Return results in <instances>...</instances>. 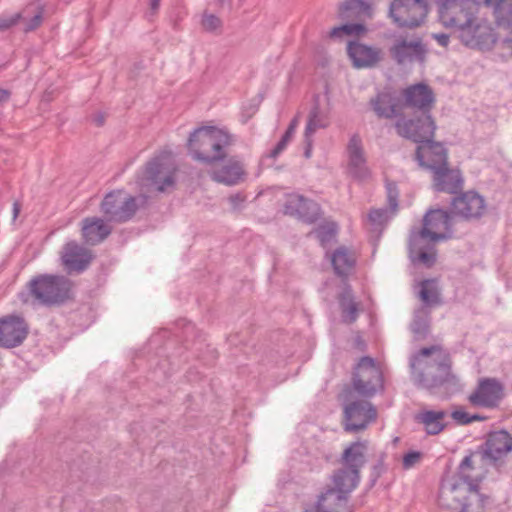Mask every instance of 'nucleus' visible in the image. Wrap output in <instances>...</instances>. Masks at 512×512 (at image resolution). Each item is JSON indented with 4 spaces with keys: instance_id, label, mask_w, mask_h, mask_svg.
<instances>
[{
    "instance_id": "obj_19",
    "label": "nucleus",
    "mask_w": 512,
    "mask_h": 512,
    "mask_svg": "<svg viewBox=\"0 0 512 512\" xmlns=\"http://www.w3.org/2000/svg\"><path fill=\"white\" fill-rule=\"evenodd\" d=\"M349 161L348 174L356 181L362 182L371 177V171L367 166L361 138L353 135L347 146Z\"/></svg>"
},
{
    "instance_id": "obj_62",
    "label": "nucleus",
    "mask_w": 512,
    "mask_h": 512,
    "mask_svg": "<svg viewBox=\"0 0 512 512\" xmlns=\"http://www.w3.org/2000/svg\"><path fill=\"white\" fill-rule=\"evenodd\" d=\"M291 139H292V137H291V136H289L288 134H285V133H284V134L282 135V137H281L280 141H281L282 143H284V144L287 146V145H288V143L291 141Z\"/></svg>"
},
{
    "instance_id": "obj_45",
    "label": "nucleus",
    "mask_w": 512,
    "mask_h": 512,
    "mask_svg": "<svg viewBox=\"0 0 512 512\" xmlns=\"http://www.w3.org/2000/svg\"><path fill=\"white\" fill-rule=\"evenodd\" d=\"M202 26L205 31L215 32L222 27V20L214 14L204 13L202 18Z\"/></svg>"
},
{
    "instance_id": "obj_15",
    "label": "nucleus",
    "mask_w": 512,
    "mask_h": 512,
    "mask_svg": "<svg viewBox=\"0 0 512 512\" xmlns=\"http://www.w3.org/2000/svg\"><path fill=\"white\" fill-rule=\"evenodd\" d=\"M459 39L467 47L486 51L494 47L497 34L490 23L486 21L478 22L476 19L469 26V29L459 34Z\"/></svg>"
},
{
    "instance_id": "obj_31",
    "label": "nucleus",
    "mask_w": 512,
    "mask_h": 512,
    "mask_svg": "<svg viewBox=\"0 0 512 512\" xmlns=\"http://www.w3.org/2000/svg\"><path fill=\"white\" fill-rule=\"evenodd\" d=\"M512 451V436L506 431L491 433L486 441V454L499 460Z\"/></svg>"
},
{
    "instance_id": "obj_55",
    "label": "nucleus",
    "mask_w": 512,
    "mask_h": 512,
    "mask_svg": "<svg viewBox=\"0 0 512 512\" xmlns=\"http://www.w3.org/2000/svg\"><path fill=\"white\" fill-rule=\"evenodd\" d=\"M93 121L98 127H101L105 123V116L102 113H99L93 118Z\"/></svg>"
},
{
    "instance_id": "obj_43",
    "label": "nucleus",
    "mask_w": 512,
    "mask_h": 512,
    "mask_svg": "<svg viewBox=\"0 0 512 512\" xmlns=\"http://www.w3.org/2000/svg\"><path fill=\"white\" fill-rule=\"evenodd\" d=\"M337 224L335 222H329L320 225L316 229V237L322 246L330 243L337 234Z\"/></svg>"
},
{
    "instance_id": "obj_49",
    "label": "nucleus",
    "mask_w": 512,
    "mask_h": 512,
    "mask_svg": "<svg viewBox=\"0 0 512 512\" xmlns=\"http://www.w3.org/2000/svg\"><path fill=\"white\" fill-rule=\"evenodd\" d=\"M20 14H16L8 19H0V31H5L18 23Z\"/></svg>"
},
{
    "instance_id": "obj_42",
    "label": "nucleus",
    "mask_w": 512,
    "mask_h": 512,
    "mask_svg": "<svg viewBox=\"0 0 512 512\" xmlns=\"http://www.w3.org/2000/svg\"><path fill=\"white\" fill-rule=\"evenodd\" d=\"M177 172H179L178 179L187 186H191L202 178V171L192 165H183L181 169L177 168Z\"/></svg>"
},
{
    "instance_id": "obj_11",
    "label": "nucleus",
    "mask_w": 512,
    "mask_h": 512,
    "mask_svg": "<svg viewBox=\"0 0 512 512\" xmlns=\"http://www.w3.org/2000/svg\"><path fill=\"white\" fill-rule=\"evenodd\" d=\"M100 210L107 221L125 223L134 217L138 205L134 196L126 195L123 190H113L105 195Z\"/></svg>"
},
{
    "instance_id": "obj_58",
    "label": "nucleus",
    "mask_w": 512,
    "mask_h": 512,
    "mask_svg": "<svg viewBox=\"0 0 512 512\" xmlns=\"http://www.w3.org/2000/svg\"><path fill=\"white\" fill-rule=\"evenodd\" d=\"M495 1L496 0H474V2L478 3V5H484L486 7H490Z\"/></svg>"
},
{
    "instance_id": "obj_17",
    "label": "nucleus",
    "mask_w": 512,
    "mask_h": 512,
    "mask_svg": "<svg viewBox=\"0 0 512 512\" xmlns=\"http://www.w3.org/2000/svg\"><path fill=\"white\" fill-rule=\"evenodd\" d=\"M284 213L296 217L306 224H314L321 218L319 204L299 194L288 196L284 204Z\"/></svg>"
},
{
    "instance_id": "obj_25",
    "label": "nucleus",
    "mask_w": 512,
    "mask_h": 512,
    "mask_svg": "<svg viewBox=\"0 0 512 512\" xmlns=\"http://www.w3.org/2000/svg\"><path fill=\"white\" fill-rule=\"evenodd\" d=\"M390 53L398 64H403L406 60L413 61L414 59L424 63L427 49L421 39L413 41L402 39L391 47Z\"/></svg>"
},
{
    "instance_id": "obj_46",
    "label": "nucleus",
    "mask_w": 512,
    "mask_h": 512,
    "mask_svg": "<svg viewBox=\"0 0 512 512\" xmlns=\"http://www.w3.org/2000/svg\"><path fill=\"white\" fill-rule=\"evenodd\" d=\"M42 21L43 10L40 8L39 11L25 23L24 31L31 32L36 30L42 24Z\"/></svg>"
},
{
    "instance_id": "obj_60",
    "label": "nucleus",
    "mask_w": 512,
    "mask_h": 512,
    "mask_svg": "<svg viewBox=\"0 0 512 512\" xmlns=\"http://www.w3.org/2000/svg\"><path fill=\"white\" fill-rule=\"evenodd\" d=\"M305 512H330V511L316 505L315 507H311V508L307 509Z\"/></svg>"
},
{
    "instance_id": "obj_64",
    "label": "nucleus",
    "mask_w": 512,
    "mask_h": 512,
    "mask_svg": "<svg viewBox=\"0 0 512 512\" xmlns=\"http://www.w3.org/2000/svg\"><path fill=\"white\" fill-rule=\"evenodd\" d=\"M364 387L365 386H362V385L354 386V393L360 394Z\"/></svg>"
},
{
    "instance_id": "obj_22",
    "label": "nucleus",
    "mask_w": 512,
    "mask_h": 512,
    "mask_svg": "<svg viewBox=\"0 0 512 512\" xmlns=\"http://www.w3.org/2000/svg\"><path fill=\"white\" fill-rule=\"evenodd\" d=\"M402 95L404 98L401 103L402 109L412 107L418 108L419 111H427L431 110L435 101L432 88L423 82L408 86L403 90Z\"/></svg>"
},
{
    "instance_id": "obj_56",
    "label": "nucleus",
    "mask_w": 512,
    "mask_h": 512,
    "mask_svg": "<svg viewBox=\"0 0 512 512\" xmlns=\"http://www.w3.org/2000/svg\"><path fill=\"white\" fill-rule=\"evenodd\" d=\"M298 122H299V116L296 115L289 123L288 127L289 129L295 131L296 128H297V125H298Z\"/></svg>"
},
{
    "instance_id": "obj_28",
    "label": "nucleus",
    "mask_w": 512,
    "mask_h": 512,
    "mask_svg": "<svg viewBox=\"0 0 512 512\" xmlns=\"http://www.w3.org/2000/svg\"><path fill=\"white\" fill-rule=\"evenodd\" d=\"M378 118L391 119L403 116L401 103L388 92H380L369 101Z\"/></svg>"
},
{
    "instance_id": "obj_30",
    "label": "nucleus",
    "mask_w": 512,
    "mask_h": 512,
    "mask_svg": "<svg viewBox=\"0 0 512 512\" xmlns=\"http://www.w3.org/2000/svg\"><path fill=\"white\" fill-rule=\"evenodd\" d=\"M502 386H478L470 394L469 401L473 406L491 409L497 407L504 398Z\"/></svg>"
},
{
    "instance_id": "obj_32",
    "label": "nucleus",
    "mask_w": 512,
    "mask_h": 512,
    "mask_svg": "<svg viewBox=\"0 0 512 512\" xmlns=\"http://www.w3.org/2000/svg\"><path fill=\"white\" fill-rule=\"evenodd\" d=\"M490 7L496 26L512 34V0H496ZM504 42L512 47V38L507 37Z\"/></svg>"
},
{
    "instance_id": "obj_39",
    "label": "nucleus",
    "mask_w": 512,
    "mask_h": 512,
    "mask_svg": "<svg viewBox=\"0 0 512 512\" xmlns=\"http://www.w3.org/2000/svg\"><path fill=\"white\" fill-rule=\"evenodd\" d=\"M331 263L338 276H346L348 271L354 267L355 260L345 247H339L334 251Z\"/></svg>"
},
{
    "instance_id": "obj_18",
    "label": "nucleus",
    "mask_w": 512,
    "mask_h": 512,
    "mask_svg": "<svg viewBox=\"0 0 512 512\" xmlns=\"http://www.w3.org/2000/svg\"><path fill=\"white\" fill-rule=\"evenodd\" d=\"M94 255L91 250L82 247L76 241L67 242L61 251V260L68 274H80L92 262Z\"/></svg>"
},
{
    "instance_id": "obj_5",
    "label": "nucleus",
    "mask_w": 512,
    "mask_h": 512,
    "mask_svg": "<svg viewBox=\"0 0 512 512\" xmlns=\"http://www.w3.org/2000/svg\"><path fill=\"white\" fill-rule=\"evenodd\" d=\"M468 462V458L463 461L461 474L447 483L443 495L448 505L458 512H483L485 497L479 493L477 484L466 479L464 465Z\"/></svg>"
},
{
    "instance_id": "obj_54",
    "label": "nucleus",
    "mask_w": 512,
    "mask_h": 512,
    "mask_svg": "<svg viewBox=\"0 0 512 512\" xmlns=\"http://www.w3.org/2000/svg\"><path fill=\"white\" fill-rule=\"evenodd\" d=\"M477 384H501V383L495 378H479L477 380Z\"/></svg>"
},
{
    "instance_id": "obj_53",
    "label": "nucleus",
    "mask_w": 512,
    "mask_h": 512,
    "mask_svg": "<svg viewBox=\"0 0 512 512\" xmlns=\"http://www.w3.org/2000/svg\"><path fill=\"white\" fill-rule=\"evenodd\" d=\"M11 92L7 89L0 88V107L10 99Z\"/></svg>"
},
{
    "instance_id": "obj_57",
    "label": "nucleus",
    "mask_w": 512,
    "mask_h": 512,
    "mask_svg": "<svg viewBox=\"0 0 512 512\" xmlns=\"http://www.w3.org/2000/svg\"><path fill=\"white\" fill-rule=\"evenodd\" d=\"M20 210H21V205H20V203H18V202H14V204H13V218H14V219H16V218H17V216L19 215Z\"/></svg>"
},
{
    "instance_id": "obj_52",
    "label": "nucleus",
    "mask_w": 512,
    "mask_h": 512,
    "mask_svg": "<svg viewBox=\"0 0 512 512\" xmlns=\"http://www.w3.org/2000/svg\"><path fill=\"white\" fill-rule=\"evenodd\" d=\"M354 342H355V347L357 349H359L360 351L366 350L367 344H366L365 340L363 339V337L361 335H357L355 337Z\"/></svg>"
},
{
    "instance_id": "obj_7",
    "label": "nucleus",
    "mask_w": 512,
    "mask_h": 512,
    "mask_svg": "<svg viewBox=\"0 0 512 512\" xmlns=\"http://www.w3.org/2000/svg\"><path fill=\"white\" fill-rule=\"evenodd\" d=\"M439 18L444 26L456 28L461 34L476 20L475 13L480 5L474 0H435Z\"/></svg>"
},
{
    "instance_id": "obj_41",
    "label": "nucleus",
    "mask_w": 512,
    "mask_h": 512,
    "mask_svg": "<svg viewBox=\"0 0 512 512\" xmlns=\"http://www.w3.org/2000/svg\"><path fill=\"white\" fill-rule=\"evenodd\" d=\"M386 197L389 212L391 215L397 213L399 209V196L400 191L396 181L385 179Z\"/></svg>"
},
{
    "instance_id": "obj_24",
    "label": "nucleus",
    "mask_w": 512,
    "mask_h": 512,
    "mask_svg": "<svg viewBox=\"0 0 512 512\" xmlns=\"http://www.w3.org/2000/svg\"><path fill=\"white\" fill-rule=\"evenodd\" d=\"M246 175L243 163L237 156H231L221 167L211 173V179L216 183L234 186L243 182Z\"/></svg>"
},
{
    "instance_id": "obj_9",
    "label": "nucleus",
    "mask_w": 512,
    "mask_h": 512,
    "mask_svg": "<svg viewBox=\"0 0 512 512\" xmlns=\"http://www.w3.org/2000/svg\"><path fill=\"white\" fill-rule=\"evenodd\" d=\"M395 129L399 136L422 145L434 138L436 124L430 110H427L415 113L410 119L403 115L396 121Z\"/></svg>"
},
{
    "instance_id": "obj_48",
    "label": "nucleus",
    "mask_w": 512,
    "mask_h": 512,
    "mask_svg": "<svg viewBox=\"0 0 512 512\" xmlns=\"http://www.w3.org/2000/svg\"><path fill=\"white\" fill-rule=\"evenodd\" d=\"M228 200L234 209H238L246 201V195L238 192L235 194H231Z\"/></svg>"
},
{
    "instance_id": "obj_26",
    "label": "nucleus",
    "mask_w": 512,
    "mask_h": 512,
    "mask_svg": "<svg viewBox=\"0 0 512 512\" xmlns=\"http://www.w3.org/2000/svg\"><path fill=\"white\" fill-rule=\"evenodd\" d=\"M424 240L419 235L411 234L409 237V257L413 263H420L426 268H432L437 262L436 243L421 244Z\"/></svg>"
},
{
    "instance_id": "obj_61",
    "label": "nucleus",
    "mask_w": 512,
    "mask_h": 512,
    "mask_svg": "<svg viewBox=\"0 0 512 512\" xmlns=\"http://www.w3.org/2000/svg\"><path fill=\"white\" fill-rule=\"evenodd\" d=\"M216 3L220 8L224 7L226 4H228L230 8L232 6V0H216Z\"/></svg>"
},
{
    "instance_id": "obj_33",
    "label": "nucleus",
    "mask_w": 512,
    "mask_h": 512,
    "mask_svg": "<svg viewBox=\"0 0 512 512\" xmlns=\"http://www.w3.org/2000/svg\"><path fill=\"white\" fill-rule=\"evenodd\" d=\"M414 341H424L431 332V312L427 308H418L414 311L413 319L409 325Z\"/></svg>"
},
{
    "instance_id": "obj_12",
    "label": "nucleus",
    "mask_w": 512,
    "mask_h": 512,
    "mask_svg": "<svg viewBox=\"0 0 512 512\" xmlns=\"http://www.w3.org/2000/svg\"><path fill=\"white\" fill-rule=\"evenodd\" d=\"M359 482V472L344 467L339 470L333 477L334 487L319 496L317 506L328 511L332 505L343 498V496L356 488Z\"/></svg>"
},
{
    "instance_id": "obj_27",
    "label": "nucleus",
    "mask_w": 512,
    "mask_h": 512,
    "mask_svg": "<svg viewBox=\"0 0 512 512\" xmlns=\"http://www.w3.org/2000/svg\"><path fill=\"white\" fill-rule=\"evenodd\" d=\"M112 228L103 219L86 217L82 220V238L85 244L95 246L105 240Z\"/></svg>"
},
{
    "instance_id": "obj_13",
    "label": "nucleus",
    "mask_w": 512,
    "mask_h": 512,
    "mask_svg": "<svg viewBox=\"0 0 512 512\" xmlns=\"http://www.w3.org/2000/svg\"><path fill=\"white\" fill-rule=\"evenodd\" d=\"M376 417L377 412L368 401H352L344 408V428L349 432L364 430Z\"/></svg>"
},
{
    "instance_id": "obj_6",
    "label": "nucleus",
    "mask_w": 512,
    "mask_h": 512,
    "mask_svg": "<svg viewBox=\"0 0 512 512\" xmlns=\"http://www.w3.org/2000/svg\"><path fill=\"white\" fill-rule=\"evenodd\" d=\"M177 166L169 154L163 153L151 158L144 166L138 184L144 188L154 187L163 193L167 188L175 187Z\"/></svg>"
},
{
    "instance_id": "obj_2",
    "label": "nucleus",
    "mask_w": 512,
    "mask_h": 512,
    "mask_svg": "<svg viewBox=\"0 0 512 512\" xmlns=\"http://www.w3.org/2000/svg\"><path fill=\"white\" fill-rule=\"evenodd\" d=\"M234 141V136L227 130L205 125L190 133L186 148L194 160L205 165H213L227 158L226 148Z\"/></svg>"
},
{
    "instance_id": "obj_20",
    "label": "nucleus",
    "mask_w": 512,
    "mask_h": 512,
    "mask_svg": "<svg viewBox=\"0 0 512 512\" xmlns=\"http://www.w3.org/2000/svg\"><path fill=\"white\" fill-rule=\"evenodd\" d=\"M346 50L352 66L356 69L371 68L382 59L380 48L366 45L358 40L348 41Z\"/></svg>"
},
{
    "instance_id": "obj_44",
    "label": "nucleus",
    "mask_w": 512,
    "mask_h": 512,
    "mask_svg": "<svg viewBox=\"0 0 512 512\" xmlns=\"http://www.w3.org/2000/svg\"><path fill=\"white\" fill-rule=\"evenodd\" d=\"M451 417L460 425H466L474 421H483L486 418L477 414L470 415L462 408H457L451 413Z\"/></svg>"
},
{
    "instance_id": "obj_38",
    "label": "nucleus",
    "mask_w": 512,
    "mask_h": 512,
    "mask_svg": "<svg viewBox=\"0 0 512 512\" xmlns=\"http://www.w3.org/2000/svg\"><path fill=\"white\" fill-rule=\"evenodd\" d=\"M446 414L443 411H424L417 415V420L422 423L428 434L436 435L443 431V420Z\"/></svg>"
},
{
    "instance_id": "obj_50",
    "label": "nucleus",
    "mask_w": 512,
    "mask_h": 512,
    "mask_svg": "<svg viewBox=\"0 0 512 512\" xmlns=\"http://www.w3.org/2000/svg\"><path fill=\"white\" fill-rule=\"evenodd\" d=\"M286 147L287 146L279 140L275 147L267 153L265 157L276 159L286 149Z\"/></svg>"
},
{
    "instance_id": "obj_35",
    "label": "nucleus",
    "mask_w": 512,
    "mask_h": 512,
    "mask_svg": "<svg viewBox=\"0 0 512 512\" xmlns=\"http://www.w3.org/2000/svg\"><path fill=\"white\" fill-rule=\"evenodd\" d=\"M418 297L420 301L423 303V306L420 308H430L438 307L442 305L443 301L441 298V292L438 288V280L437 278L424 279L420 282V290L418 292Z\"/></svg>"
},
{
    "instance_id": "obj_59",
    "label": "nucleus",
    "mask_w": 512,
    "mask_h": 512,
    "mask_svg": "<svg viewBox=\"0 0 512 512\" xmlns=\"http://www.w3.org/2000/svg\"><path fill=\"white\" fill-rule=\"evenodd\" d=\"M150 9L154 12L158 10L160 5V0H150Z\"/></svg>"
},
{
    "instance_id": "obj_8",
    "label": "nucleus",
    "mask_w": 512,
    "mask_h": 512,
    "mask_svg": "<svg viewBox=\"0 0 512 512\" xmlns=\"http://www.w3.org/2000/svg\"><path fill=\"white\" fill-rule=\"evenodd\" d=\"M452 211L443 208L428 210L422 220V227L413 234L431 243L446 241L454 237Z\"/></svg>"
},
{
    "instance_id": "obj_1",
    "label": "nucleus",
    "mask_w": 512,
    "mask_h": 512,
    "mask_svg": "<svg viewBox=\"0 0 512 512\" xmlns=\"http://www.w3.org/2000/svg\"><path fill=\"white\" fill-rule=\"evenodd\" d=\"M410 371L416 384H456L452 358L438 345L421 348L410 357Z\"/></svg>"
},
{
    "instance_id": "obj_10",
    "label": "nucleus",
    "mask_w": 512,
    "mask_h": 512,
    "mask_svg": "<svg viewBox=\"0 0 512 512\" xmlns=\"http://www.w3.org/2000/svg\"><path fill=\"white\" fill-rule=\"evenodd\" d=\"M429 13L427 0H394L389 16L399 28L414 29L425 23Z\"/></svg>"
},
{
    "instance_id": "obj_21",
    "label": "nucleus",
    "mask_w": 512,
    "mask_h": 512,
    "mask_svg": "<svg viewBox=\"0 0 512 512\" xmlns=\"http://www.w3.org/2000/svg\"><path fill=\"white\" fill-rule=\"evenodd\" d=\"M329 121L327 117L321 112L320 96L314 94L312 98V107L308 114V119L303 135L304 144V157L309 159L312 155L313 149V135L317 129H324L328 127Z\"/></svg>"
},
{
    "instance_id": "obj_36",
    "label": "nucleus",
    "mask_w": 512,
    "mask_h": 512,
    "mask_svg": "<svg viewBox=\"0 0 512 512\" xmlns=\"http://www.w3.org/2000/svg\"><path fill=\"white\" fill-rule=\"evenodd\" d=\"M367 450L366 441H358L349 445L342 454V464L344 467L359 472L365 463V453Z\"/></svg>"
},
{
    "instance_id": "obj_23",
    "label": "nucleus",
    "mask_w": 512,
    "mask_h": 512,
    "mask_svg": "<svg viewBox=\"0 0 512 512\" xmlns=\"http://www.w3.org/2000/svg\"><path fill=\"white\" fill-rule=\"evenodd\" d=\"M350 384H384V376L380 365L372 357L363 356L354 368Z\"/></svg>"
},
{
    "instance_id": "obj_29",
    "label": "nucleus",
    "mask_w": 512,
    "mask_h": 512,
    "mask_svg": "<svg viewBox=\"0 0 512 512\" xmlns=\"http://www.w3.org/2000/svg\"><path fill=\"white\" fill-rule=\"evenodd\" d=\"M372 14V6L365 0H345L339 4L337 10L340 20L365 21Z\"/></svg>"
},
{
    "instance_id": "obj_3",
    "label": "nucleus",
    "mask_w": 512,
    "mask_h": 512,
    "mask_svg": "<svg viewBox=\"0 0 512 512\" xmlns=\"http://www.w3.org/2000/svg\"><path fill=\"white\" fill-rule=\"evenodd\" d=\"M424 145L429 149V161H425L422 145L415 150V160L419 166L433 172V188L437 192L456 194L461 191L463 178L458 169H450L448 166V150L441 142L428 139Z\"/></svg>"
},
{
    "instance_id": "obj_40",
    "label": "nucleus",
    "mask_w": 512,
    "mask_h": 512,
    "mask_svg": "<svg viewBox=\"0 0 512 512\" xmlns=\"http://www.w3.org/2000/svg\"><path fill=\"white\" fill-rule=\"evenodd\" d=\"M391 215L386 208H372L368 213V220L374 231L381 233L388 224Z\"/></svg>"
},
{
    "instance_id": "obj_51",
    "label": "nucleus",
    "mask_w": 512,
    "mask_h": 512,
    "mask_svg": "<svg viewBox=\"0 0 512 512\" xmlns=\"http://www.w3.org/2000/svg\"><path fill=\"white\" fill-rule=\"evenodd\" d=\"M433 38L443 47H446L449 44L450 37L448 34H445V33L434 34Z\"/></svg>"
},
{
    "instance_id": "obj_16",
    "label": "nucleus",
    "mask_w": 512,
    "mask_h": 512,
    "mask_svg": "<svg viewBox=\"0 0 512 512\" xmlns=\"http://www.w3.org/2000/svg\"><path fill=\"white\" fill-rule=\"evenodd\" d=\"M452 212L464 220H479L485 213L484 198L476 191L461 192L451 202Z\"/></svg>"
},
{
    "instance_id": "obj_4",
    "label": "nucleus",
    "mask_w": 512,
    "mask_h": 512,
    "mask_svg": "<svg viewBox=\"0 0 512 512\" xmlns=\"http://www.w3.org/2000/svg\"><path fill=\"white\" fill-rule=\"evenodd\" d=\"M26 289L33 300L47 307L75 300L74 282L65 275H36L26 284Z\"/></svg>"
},
{
    "instance_id": "obj_34",
    "label": "nucleus",
    "mask_w": 512,
    "mask_h": 512,
    "mask_svg": "<svg viewBox=\"0 0 512 512\" xmlns=\"http://www.w3.org/2000/svg\"><path fill=\"white\" fill-rule=\"evenodd\" d=\"M338 303L341 310L342 322L353 324L358 318L359 304L354 301V295L350 285H346L339 293Z\"/></svg>"
},
{
    "instance_id": "obj_37",
    "label": "nucleus",
    "mask_w": 512,
    "mask_h": 512,
    "mask_svg": "<svg viewBox=\"0 0 512 512\" xmlns=\"http://www.w3.org/2000/svg\"><path fill=\"white\" fill-rule=\"evenodd\" d=\"M343 23L333 27L329 32L332 39L341 38L343 36H363L368 32L365 21L342 20Z\"/></svg>"
},
{
    "instance_id": "obj_47",
    "label": "nucleus",
    "mask_w": 512,
    "mask_h": 512,
    "mask_svg": "<svg viewBox=\"0 0 512 512\" xmlns=\"http://www.w3.org/2000/svg\"><path fill=\"white\" fill-rule=\"evenodd\" d=\"M421 459V454L419 452H409L403 457V467L405 469H410L415 466Z\"/></svg>"
},
{
    "instance_id": "obj_14",
    "label": "nucleus",
    "mask_w": 512,
    "mask_h": 512,
    "mask_svg": "<svg viewBox=\"0 0 512 512\" xmlns=\"http://www.w3.org/2000/svg\"><path fill=\"white\" fill-rule=\"evenodd\" d=\"M28 334L29 326L22 316L11 314L0 318V347H18Z\"/></svg>"
},
{
    "instance_id": "obj_63",
    "label": "nucleus",
    "mask_w": 512,
    "mask_h": 512,
    "mask_svg": "<svg viewBox=\"0 0 512 512\" xmlns=\"http://www.w3.org/2000/svg\"><path fill=\"white\" fill-rule=\"evenodd\" d=\"M134 69L137 70V71H140V70L144 69V63L142 61L135 63L134 64Z\"/></svg>"
}]
</instances>
